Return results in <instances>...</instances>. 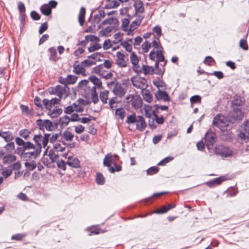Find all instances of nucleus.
<instances>
[{
	"mask_svg": "<svg viewBox=\"0 0 249 249\" xmlns=\"http://www.w3.org/2000/svg\"><path fill=\"white\" fill-rule=\"evenodd\" d=\"M150 43L151 46L152 45L154 48L159 50L156 51L153 50L149 54V57L150 59L154 60L155 59H157L155 64V69L157 70L159 67V62H163V67L165 65L166 62L164 61V57L162 51L160 50V49L162 48V46L160 43L159 38L155 37Z\"/></svg>",
	"mask_w": 249,
	"mask_h": 249,
	"instance_id": "f257e3e1",
	"label": "nucleus"
},
{
	"mask_svg": "<svg viewBox=\"0 0 249 249\" xmlns=\"http://www.w3.org/2000/svg\"><path fill=\"white\" fill-rule=\"evenodd\" d=\"M41 152L40 146L39 145H34L32 143L31 148L24 149L20 153L21 157L25 160H29L36 159Z\"/></svg>",
	"mask_w": 249,
	"mask_h": 249,
	"instance_id": "f03ea898",
	"label": "nucleus"
},
{
	"mask_svg": "<svg viewBox=\"0 0 249 249\" xmlns=\"http://www.w3.org/2000/svg\"><path fill=\"white\" fill-rule=\"evenodd\" d=\"M126 122L130 125L135 124L136 129L140 131H143L146 127V123L142 116H136L135 113L129 115Z\"/></svg>",
	"mask_w": 249,
	"mask_h": 249,
	"instance_id": "7ed1b4c3",
	"label": "nucleus"
},
{
	"mask_svg": "<svg viewBox=\"0 0 249 249\" xmlns=\"http://www.w3.org/2000/svg\"><path fill=\"white\" fill-rule=\"evenodd\" d=\"M131 81L133 87L141 90L146 89L148 87L146 79L139 75L132 77Z\"/></svg>",
	"mask_w": 249,
	"mask_h": 249,
	"instance_id": "20e7f679",
	"label": "nucleus"
},
{
	"mask_svg": "<svg viewBox=\"0 0 249 249\" xmlns=\"http://www.w3.org/2000/svg\"><path fill=\"white\" fill-rule=\"evenodd\" d=\"M229 122L225 116L222 115H217L213 120V124L218 127L222 131H224L225 128L229 125Z\"/></svg>",
	"mask_w": 249,
	"mask_h": 249,
	"instance_id": "39448f33",
	"label": "nucleus"
},
{
	"mask_svg": "<svg viewBox=\"0 0 249 249\" xmlns=\"http://www.w3.org/2000/svg\"><path fill=\"white\" fill-rule=\"evenodd\" d=\"M53 92L57 95L60 100L62 98H66L69 94V89L66 86H56L53 89Z\"/></svg>",
	"mask_w": 249,
	"mask_h": 249,
	"instance_id": "423d86ee",
	"label": "nucleus"
},
{
	"mask_svg": "<svg viewBox=\"0 0 249 249\" xmlns=\"http://www.w3.org/2000/svg\"><path fill=\"white\" fill-rule=\"evenodd\" d=\"M117 158L118 157L116 155L113 156L108 154L106 156L104 159V165L107 167L109 171L111 173H114L115 172L114 167H112L111 165L116 163Z\"/></svg>",
	"mask_w": 249,
	"mask_h": 249,
	"instance_id": "0eeeda50",
	"label": "nucleus"
},
{
	"mask_svg": "<svg viewBox=\"0 0 249 249\" xmlns=\"http://www.w3.org/2000/svg\"><path fill=\"white\" fill-rule=\"evenodd\" d=\"M50 137L49 134H45L44 136L41 135H36L34 136L33 140L36 142V144L35 145H39L40 146V150H41V146H42L45 148L47 146L49 139Z\"/></svg>",
	"mask_w": 249,
	"mask_h": 249,
	"instance_id": "6e6552de",
	"label": "nucleus"
},
{
	"mask_svg": "<svg viewBox=\"0 0 249 249\" xmlns=\"http://www.w3.org/2000/svg\"><path fill=\"white\" fill-rule=\"evenodd\" d=\"M36 123L40 129L44 130L46 129L48 131H52L54 128L52 122L49 120H42L38 119L36 121Z\"/></svg>",
	"mask_w": 249,
	"mask_h": 249,
	"instance_id": "1a4fd4ad",
	"label": "nucleus"
},
{
	"mask_svg": "<svg viewBox=\"0 0 249 249\" xmlns=\"http://www.w3.org/2000/svg\"><path fill=\"white\" fill-rule=\"evenodd\" d=\"M130 62L132 65V69L136 73L142 72L140 67L138 65L139 59L134 52H131L130 56Z\"/></svg>",
	"mask_w": 249,
	"mask_h": 249,
	"instance_id": "9d476101",
	"label": "nucleus"
},
{
	"mask_svg": "<svg viewBox=\"0 0 249 249\" xmlns=\"http://www.w3.org/2000/svg\"><path fill=\"white\" fill-rule=\"evenodd\" d=\"M216 135L212 132H208L205 135V142L206 146L210 149L214 144L216 141Z\"/></svg>",
	"mask_w": 249,
	"mask_h": 249,
	"instance_id": "9b49d317",
	"label": "nucleus"
},
{
	"mask_svg": "<svg viewBox=\"0 0 249 249\" xmlns=\"http://www.w3.org/2000/svg\"><path fill=\"white\" fill-rule=\"evenodd\" d=\"M16 143L19 146H22L17 149L18 153L20 154L21 151H23L25 149L31 148L32 146V143L29 142H24L22 139L19 137H17L15 139Z\"/></svg>",
	"mask_w": 249,
	"mask_h": 249,
	"instance_id": "f8f14e48",
	"label": "nucleus"
},
{
	"mask_svg": "<svg viewBox=\"0 0 249 249\" xmlns=\"http://www.w3.org/2000/svg\"><path fill=\"white\" fill-rule=\"evenodd\" d=\"M215 153L223 157H229L232 155L231 151L227 147L219 145L215 148Z\"/></svg>",
	"mask_w": 249,
	"mask_h": 249,
	"instance_id": "ddd939ff",
	"label": "nucleus"
},
{
	"mask_svg": "<svg viewBox=\"0 0 249 249\" xmlns=\"http://www.w3.org/2000/svg\"><path fill=\"white\" fill-rule=\"evenodd\" d=\"M143 18V17L140 16L138 19H136L131 23L129 25L127 36H133L134 35V31L141 25Z\"/></svg>",
	"mask_w": 249,
	"mask_h": 249,
	"instance_id": "4468645a",
	"label": "nucleus"
},
{
	"mask_svg": "<svg viewBox=\"0 0 249 249\" xmlns=\"http://www.w3.org/2000/svg\"><path fill=\"white\" fill-rule=\"evenodd\" d=\"M112 92L115 95L122 97L125 95L126 91L121 83H116Z\"/></svg>",
	"mask_w": 249,
	"mask_h": 249,
	"instance_id": "2eb2a0df",
	"label": "nucleus"
},
{
	"mask_svg": "<svg viewBox=\"0 0 249 249\" xmlns=\"http://www.w3.org/2000/svg\"><path fill=\"white\" fill-rule=\"evenodd\" d=\"M116 63L120 67L124 68L127 66V62L125 60V55L124 53L120 52L116 53Z\"/></svg>",
	"mask_w": 249,
	"mask_h": 249,
	"instance_id": "dca6fc26",
	"label": "nucleus"
},
{
	"mask_svg": "<svg viewBox=\"0 0 249 249\" xmlns=\"http://www.w3.org/2000/svg\"><path fill=\"white\" fill-rule=\"evenodd\" d=\"M60 102V99L54 98L51 100L44 99L43 100V103L45 108L48 110H51L52 107Z\"/></svg>",
	"mask_w": 249,
	"mask_h": 249,
	"instance_id": "f3484780",
	"label": "nucleus"
},
{
	"mask_svg": "<svg viewBox=\"0 0 249 249\" xmlns=\"http://www.w3.org/2000/svg\"><path fill=\"white\" fill-rule=\"evenodd\" d=\"M66 163L70 166L73 168H76L80 167V161L79 160L73 156H69Z\"/></svg>",
	"mask_w": 249,
	"mask_h": 249,
	"instance_id": "a211bd4d",
	"label": "nucleus"
},
{
	"mask_svg": "<svg viewBox=\"0 0 249 249\" xmlns=\"http://www.w3.org/2000/svg\"><path fill=\"white\" fill-rule=\"evenodd\" d=\"M133 6L137 13H142L144 11L143 4L141 0H132Z\"/></svg>",
	"mask_w": 249,
	"mask_h": 249,
	"instance_id": "6ab92c4d",
	"label": "nucleus"
},
{
	"mask_svg": "<svg viewBox=\"0 0 249 249\" xmlns=\"http://www.w3.org/2000/svg\"><path fill=\"white\" fill-rule=\"evenodd\" d=\"M155 96L158 100L162 99L165 101L169 100V97L166 91L159 90L155 94Z\"/></svg>",
	"mask_w": 249,
	"mask_h": 249,
	"instance_id": "aec40b11",
	"label": "nucleus"
},
{
	"mask_svg": "<svg viewBox=\"0 0 249 249\" xmlns=\"http://www.w3.org/2000/svg\"><path fill=\"white\" fill-rule=\"evenodd\" d=\"M89 79L92 82L98 89H103L102 83L101 81L94 75L89 77Z\"/></svg>",
	"mask_w": 249,
	"mask_h": 249,
	"instance_id": "412c9836",
	"label": "nucleus"
},
{
	"mask_svg": "<svg viewBox=\"0 0 249 249\" xmlns=\"http://www.w3.org/2000/svg\"><path fill=\"white\" fill-rule=\"evenodd\" d=\"M141 93L143 99L148 103H151L153 100V97L150 92L146 89L141 90Z\"/></svg>",
	"mask_w": 249,
	"mask_h": 249,
	"instance_id": "4be33fe9",
	"label": "nucleus"
},
{
	"mask_svg": "<svg viewBox=\"0 0 249 249\" xmlns=\"http://www.w3.org/2000/svg\"><path fill=\"white\" fill-rule=\"evenodd\" d=\"M132 40L131 39H129L128 40L121 42V45L125 49L127 52L131 53L132 52Z\"/></svg>",
	"mask_w": 249,
	"mask_h": 249,
	"instance_id": "5701e85b",
	"label": "nucleus"
},
{
	"mask_svg": "<svg viewBox=\"0 0 249 249\" xmlns=\"http://www.w3.org/2000/svg\"><path fill=\"white\" fill-rule=\"evenodd\" d=\"M109 94V91L107 90L100 92L99 94V99L103 104H105L107 103Z\"/></svg>",
	"mask_w": 249,
	"mask_h": 249,
	"instance_id": "b1692460",
	"label": "nucleus"
},
{
	"mask_svg": "<svg viewBox=\"0 0 249 249\" xmlns=\"http://www.w3.org/2000/svg\"><path fill=\"white\" fill-rule=\"evenodd\" d=\"M129 20L128 18H125L122 20V24L121 26V29L125 32L127 35L129 27Z\"/></svg>",
	"mask_w": 249,
	"mask_h": 249,
	"instance_id": "393cba45",
	"label": "nucleus"
},
{
	"mask_svg": "<svg viewBox=\"0 0 249 249\" xmlns=\"http://www.w3.org/2000/svg\"><path fill=\"white\" fill-rule=\"evenodd\" d=\"M107 4L106 6L107 8H114L119 6L120 4L119 0H106Z\"/></svg>",
	"mask_w": 249,
	"mask_h": 249,
	"instance_id": "a878e982",
	"label": "nucleus"
},
{
	"mask_svg": "<svg viewBox=\"0 0 249 249\" xmlns=\"http://www.w3.org/2000/svg\"><path fill=\"white\" fill-rule=\"evenodd\" d=\"M74 72L78 74H81L82 75H85V67L82 65V63L80 64L74 66Z\"/></svg>",
	"mask_w": 249,
	"mask_h": 249,
	"instance_id": "bb28decb",
	"label": "nucleus"
},
{
	"mask_svg": "<svg viewBox=\"0 0 249 249\" xmlns=\"http://www.w3.org/2000/svg\"><path fill=\"white\" fill-rule=\"evenodd\" d=\"M243 113L241 109L235 108L232 113V116L235 120H242L243 118Z\"/></svg>",
	"mask_w": 249,
	"mask_h": 249,
	"instance_id": "cd10ccee",
	"label": "nucleus"
},
{
	"mask_svg": "<svg viewBox=\"0 0 249 249\" xmlns=\"http://www.w3.org/2000/svg\"><path fill=\"white\" fill-rule=\"evenodd\" d=\"M41 13L45 16H49L52 13V10L49 4H45L40 7Z\"/></svg>",
	"mask_w": 249,
	"mask_h": 249,
	"instance_id": "c85d7f7f",
	"label": "nucleus"
},
{
	"mask_svg": "<svg viewBox=\"0 0 249 249\" xmlns=\"http://www.w3.org/2000/svg\"><path fill=\"white\" fill-rule=\"evenodd\" d=\"M86 13L85 9L84 7H81L78 15V20L80 24L82 26L85 21V15Z\"/></svg>",
	"mask_w": 249,
	"mask_h": 249,
	"instance_id": "c756f323",
	"label": "nucleus"
},
{
	"mask_svg": "<svg viewBox=\"0 0 249 249\" xmlns=\"http://www.w3.org/2000/svg\"><path fill=\"white\" fill-rule=\"evenodd\" d=\"M141 70L143 71L145 75L152 74L154 72V69L152 67L143 65Z\"/></svg>",
	"mask_w": 249,
	"mask_h": 249,
	"instance_id": "7c9ffc66",
	"label": "nucleus"
},
{
	"mask_svg": "<svg viewBox=\"0 0 249 249\" xmlns=\"http://www.w3.org/2000/svg\"><path fill=\"white\" fill-rule=\"evenodd\" d=\"M25 167L29 170H33L36 168V163L34 161V160H26L25 163Z\"/></svg>",
	"mask_w": 249,
	"mask_h": 249,
	"instance_id": "2f4dec72",
	"label": "nucleus"
},
{
	"mask_svg": "<svg viewBox=\"0 0 249 249\" xmlns=\"http://www.w3.org/2000/svg\"><path fill=\"white\" fill-rule=\"evenodd\" d=\"M70 121V118L66 115H65L59 119V124L62 126H67Z\"/></svg>",
	"mask_w": 249,
	"mask_h": 249,
	"instance_id": "473e14b6",
	"label": "nucleus"
},
{
	"mask_svg": "<svg viewBox=\"0 0 249 249\" xmlns=\"http://www.w3.org/2000/svg\"><path fill=\"white\" fill-rule=\"evenodd\" d=\"M16 157L13 155H7L3 157V162L5 163H9L15 161Z\"/></svg>",
	"mask_w": 249,
	"mask_h": 249,
	"instance_id": "72a5a7b5",
	"label": "nucleus"
},
{
	"mask_svg": "<svg viewBox=\"0 0 249 249\" xmlns=\"http://www.w3.org/2000/svg\"><path fill=\"white\" fill-rule=\"evenodd\" d=\"M50 111L48 112V114L52 118H54L57 117L59 115H60L62 112V109L61 108H57L53 110L52 111L51 110H49Z\"/></svg>",
	"mask_w": 249,
	"mask_h": 249,
	"instance_id": "f704fd0d",
	"label": "nucleus"
},
{
	"mask_svg": "<svg viewBox=\"0 0 249 249\" xmlns=\"http://www.w3.org/2000/svg\"><path fill=\"white\" fill-rule=\"evenodd\" d=\"M123 39V35L120 32L116 33L114 35V40L113 43L114 44H117L119 42H122Z\"/></svg>",
	"mask_w": 249,
	"mask_h": 249,
	"instance_id": "c9c22d12",
	"label": "nucleus"
},
{
	"mask_svg": "<svg viewBox=\"0 0 249 249\" xmlns=\"http://www.w3.org/2000/svg\"><path fill=\"white\" fill-rule=\"evenodd\" d=\"M112 30V28L111 27L108 26L104 29L101 30L99 32V35L101 36H107L109 35V34L111 32Z\"/></svg>",
	"mask_w": 249,
	"mask_h": 249,
	"instance_id": "e433bc0d",
	"label": "nucleus"
},
{
	"mask_svg": "<svg viewBox=\"0 0 249 249\" xmlns=\"http://www.w3.org/2000/svg\"><path fill=\"white\" fill-rule=\"evenodd\" d=\"M125 112L122 108H117L115 111L116 115L121 120H123L125 116Z\"/></svg>",
	"mask_w": 249,
	"mask_h": 249,
	"instance_id": "4c0bfd02",
	"label": "nucleus"
},
{
	"mask_svg": "<svg viewBox=\"0 0 249 249\" xmlns=\"http://www.w3.org/2000/svg\"><path fill=\"white\" fill-rule=\"evenodd\" d=\"M63 136L66 141H71L73 140L74 135L69 131H65L63 133Z\"/></svg>",
	"mask_w": 249,
	"mask_h": 249,
	"instance_id": "58836bf2",
	"label": "nucleus"
},
{
	"mask_svg": "<svg viewBox=\"0 0 249 249\" xmlns=\"http://www.w3.org/2000/svg\"><path fill=\"white\" fill-rule=\"evenodd\" d=\"M49 52L50 53V59L51 60L56 61V50L53 48H51L49 49Z\"/></svg>",
	"mask_w": 249,
	"mask_h": 249,
	"instance_id": "ea45409f",
	"label": "nucleus"
},
{
	"mask_svg": "<svg viewBox=\"0 0 249 249\" xmlns=\"http://www.w3.org/2000/svg\"><path fill=\"white\" fill-rule=\"evenodd\" d=\"M53 148L56 152L63 151L65 149V146L64 144H60L59 142H56L53 144Z\"/></svg>",
	"mask_w": 249,
	"mask_h": 249,
	"instance_id": "a19ab883",
	"label": "nucleus"
},
{
	"mask_svg": "<svg viewBox=\"0 0 249 249\" xmlns=\"http://www.w3.org/2000/svg\"><path fill=\"white\" fill-rule=\"evenodd\" d=\"M77 80V77L72 75H69L66 78V82L69 84H73Z\"/></svg>",
	"mask_w": 249,
	"mask_h": 249,
	"instance_id": "79ce46f5",
	"label": "nucleus"
},
{
	"mask_svg": "<svg viewBox=\"0 0 249 249\" xmlns=\"http://www.w3.org/2000/svg\"><path fill=\"white\" fill-rule=\"evenodd\" d=\"M0 137L3 138L6 142L10 141L12 139V136L9 132H0Z\"/></svg>",
	"mask_w": 249,
	"mask_h": 249,
	"instance_id": "37998d69",
	"label": "nucleus"
},
{
	"mask_svg": "<svg viewBox=\"0 0 249 249\" xmlns=\"http://www.w3.org/2000/svg\"><path fill=\"white\" fill-rule=\"evenodd\" d=\"M151 47V43L147 41H144L142 45V49L143 53H147Z\"/></svg>",
	"mask_w": 249,
	"mask_h": 249,
	"instance_id": "c03bdc74",
	"label": "nucleus"
},
{
	"mask_svg": "<svg viewBox=\"0 0 249 249\" xmlns=\"http://www.w3.org/2000/svg\"><path fill=\"white\" fill-rule=\"evenodd\" d=\"M49 156L52 162H56L58 160H59L58 155L55 154L54 152H52V151L49 152Z\"/></svg>",
	"mask_w": 249,
	"mask_h": 249,
	"instance_id": "a18cd8bd",
	"label": "nucleus"
},
{
	"mask_svg": "<svg viewBox=\"0 0 249 249\" xmlns=\"http://www.w3.org/2000/svg\"><path fill=\"white\" fill-rule=\"evenodd\" d=\"M85 67H89L95 64V61L88 58L81 62Z\"/></svg>",
	"mask_w": 249,
	"mask_h": 249,
	"instance_id": "49530a36",
	"label": "nucleus"
},
{
	"mask_svg": "<svg viewBox=\"0 0 249 249\" xmlns=\"http://www.w3.org/2000/svg\"><path fill=\"white\" fill-rule=\"evenodd\" d=\"M30 132L27 129H22L19 132V135L25 139V140L28 139Z\"/></svg>",
	"mask_w": 249,
	"mask_h": 249,
	"instance_id": "de8ad7c7",
	"label": "nucleus"
},
{
	"mask_svg": "<svg viewBox=\"0 0 249 249\" xmlns=\"http://www.w3.org/2000/svg\"><path fill=\"white\" fill-rule=\"evenodd\" d=\"M159 171V168L157 167L153 166L149 168L146 171L147 174L148 175H153Z\"/></svg>",
	"mask_w": 249,
	"mask_h": 249,
	"instance_id": "09e8293b",
	"label": "nucleus"
},
{
	"mask_svg": "<svg viewBox=\"0 0 249 249\" xmlns=\"http://www.w3.org/2000/svg\"><path fill=\"white\" fill-rule=\"evenodd\" d=\"M18 9L20 14L21 17L22 18L24 16L23 13L25 12V7L22 2H19L18 3Z\"/></svg>",
	"mask_w": 249,
	"mask_h": 249,
	"instance_id": "8fccbe9b",
	"label": "nucleus"
},
{
	"mask_svg": "<svg viewBox=\"0 0 249 249\" xmlns=\"http://www.w3.org/2000/svg\"><path fill=\"white\" fill-rule=\"evenodd\" d=\"M96 181L99 184H103L104 183L105 178L100 173H97L96 178Z\"/></svg>",
	"mask_w": 249,
	"mask_h": 249,
	"instance_id": "3c124183",
	"label": "nucleus"
},
{
	"mask_svg": "<svg viewBox=\"0 0 249 249\" xmlns=\"http://www.w3.org/2000/svg\"><path fill=\"white\" fill-rule=\"evenodd\" d=\"M56 162L58 168L63 170H66V163L63 160L59 159Z\"/></svg>",
	"mask_w": 249,
	"mask_h": 249,
	"instance_id": "603ef678",
	"label": "nucleus"
},
{
	"mask_svg": "<svg viewBox=\"0 0 249 249\" xmlns=\"http://www.w3.org/2000/svg\"><path fill=\"white\" fill-rule=\"evenodd\" d=\"M103 66L101 65L96 66L93 69V72L97 74H100L103 71Z\"/></svg>",
	"mask_w": 249,
	"mask_h": 249,
	"instance_id": "864d4df0",
	"label": "nucleus"
},
{
	"mask_svg": "<svg viewBox=\"0 0 249 249\" xmlns=\"http://www.w3.org/2000/svg\"><path fill=\"white\" fill-rule=\"evenodd\" d=\"M73 106L74 107V111L77 112H82L84 111L83 107H81L77 102L73 103Z\"/></svg>",
	"mask_w": 249,
	"mask_h": 249,
	"instance_id": "5fc2aeb1",
	"label": "nucleus"
},
{
	"mask_svg": "<svg viewBox=\"0 0 249 249\" xmlns=\"http://www.w3.org/2000/svg\"><path fill=\"white\" fill-rule=\"evenodd\" d=\"M173 160V158L171 157H167L158 163V165H164L169 161Z\"/></svg>",
	"mask_w": 249,
	"mask_h": 249,
	"instance_id": "6e6d98bb",
	"label": "nucleus"
},
{
	"mask_svg": "<svg viewBox=\"0 0 249 249\" xmlns=\"http://www.w3.org/2000/svg\"><path fill=\"white\" fill-rule=\"evenodd\" d=\"M117 102V98L116 97H113L109 100V105L110 109L113 110V108L115 107V104Z\"/></svg>",
	"mask_w": 249,
	"mask_h": 249,
	"instance_id": "4d7b16f0",
	"label": "nucleus"
},
{
	"mask_svg": "<svg viewBox=\"0 0 249 249\" xmlns=\"http://www.w3.org/2000/svg\"><path fill=\"white\" fill-rule=\"evenodd\" d=\"M153 31L157 35V37L159 38L161 35V28L160 26H156L153 29Z\"/></svg>",
	"mask_w": 249,
	"mask_h": 249,
	"instance_id": "13d9d810",
	"label": "nucleus"
},
{
	"mask_svg": "<svg viewBox=\"0 0 249 249\" xmlns=\"http://www.w3.org/2000/svg\"><path fill=\"white\" fill-rule=\"evenodd\" d=\"M238 136L241 140H244L246 142L249 139V134L246 133V132H241L238 134Z\"/></svg>",
	"mask_w": 249,
	"mask_h": 249,
	"instance_id": "bf43d9fd",
	"label": "nucleus"
},
{
	"mask_svg": "<svg viewBox=\"0 0 249 249\" xmlns=\"http://www.w3.org/2000/svg\"><path fill=\"white\" fill-rule=\"evenodd\" d=\"M190 102L191 103H200L201 97L199 95H194L191 97Z\"/></svg>",
	"mask_w": 249,
	"mask_h": 249,
	"instance_id": "052dcab7",
	"label": "nucleus"
},
{
	"mask_svg": "<svg viewBox=\"0 0 249 249\" xmlns=\"http://www.w3.org/2000/svg\"><path fill=\"white\" fill-rule=\"evenodd\" d=\"M239 45L240 47L244 50H247L248 49V45L246 40L245 39H242L240 40Z\"/></svg>",
	"mask_w": 249,
	"mask_h": 249,
	"instance_id": "680f3d73",
	"label": "nucleus"
},
{
	"mask_svg": "<svg viewBox=\"0 0 249 249\" xmlns=\"http://www.w3.org/2000/svg\"><path fill=\"white\" fill-rule=\"evenodd\" d=\"M74 111H74V107L73 106V104L71 106L66 107L64 109V112L66 114H70Z\"/></svg>",
	"mask_w": 249,
	"mask_h": 249,
	"instance_id": "e2e57ef3",
	"label": "nucleus"
},
{
	"mask_svg": "<svg viewBox=\"0 0 249 249\" xmlns=\"http://www.w3.org/2000/svg\"><path fill=\"white\" fill-rule=\"evenodd\" d=\"M25 236L24 234H16L12 236V239L19 241L23 239Z\"/></svg>",
	"mask_w": 249,
	"mask_h": 249,
	"instance_id": "0e129e2a",
	"label": "nucleus"
},
{
	"mask_svg": "<svg viewBox=\"0 0 249 249\" xmlns=\"http://www.w3.org/2000/svg\"><path fill=\"white\" fill-rule=\"evenodd\" d=\"M100 48H101V46L100 45H99V44H96L92 46L89 47L88 48V50H89V52H92L95 51L96 50H98L100 49Z\"/></svg>",
	"mask_w": 249,
	"mask_h": 249,
	"instance_id": "69168bd1",
	"label": "nucleus"
},
{
	"mask_svg": "<svg viewBox=\"0 0 249 249\" xmlns=\"http://www.w3.org/2000/svg\"><path fill=\"white\" fill-rule=\"evenodd\" d=\"M111 46V41L110 39L106 40L103 45V47L104 50H107L110 48Z\"/></svg>",
	"mask_w": 249,
	"mask_h": 249,
	"instance_id": "338daca9",
	"label": "nucleus"
},
{
	"mask_svg": "<svg viewBox=\"0 0 249 249\" xmlns=\"http://www.w3.org/2000/svg\"><path fill=\"white\" fill-rule=\"evenodd\" d=\"M48 28V25L46 22L43 23L39 29V34L40 35L42 34L44 32H45Z\"/></svg>",
	"mask_w": 249,
	"mask_h": 249,
	"instance_id": "774afa93",
	"label": "nucleus"
}]
</instances>
